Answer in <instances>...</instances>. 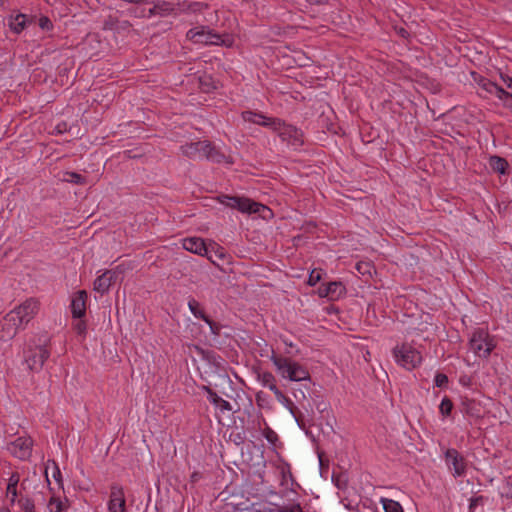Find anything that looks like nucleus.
I'll list each match as a JSON object with an SVG mask.
<instances>
[{"label": "nucleus", "instance_id": "obj_54", "mask_svg": "<svg viewBox=\"0 0 512 512\" xmlns=\"http://www.w3.org/2000/svg\"><path fill=\"white\" fill-rule=\"evenodd\" d=\"M68 131H69L68 124L65 121H61L55 126L56 134H64Z\"/></svg>", "mask_w": 512, "mask_h": 512}, {"label": "nucleus", "instance_id": "obj_23", "mask_svg": "<svg viewBox=\"0 0 512 512\" xmlns=\"http://www.w3.org/2000/svg\"><path fill=\"white\" fill-rule=\"evenodd\" d=\"M210 30L206 26L191 28L186 33V38L196 44L210 45Z\"/></svg>", "mask_w": 512, "mask_h": 512}, {"label": "nucleus", "instance_id": "obj_16", "mask_svg": "<svg viewBox=\"0 0 512 512\" xmlns=\"http://www.w3.org/2000/svg\"><path fill=\"white\" fill-rule=\"evenodd\" d=\"M236 210H238L241 213L246 214H260L262 212H267L270 215H272V210L267 207L264 204H261L259 202H256L250 198L247 197H239L238 204H236Z\"/></svg>", "mask_w": 512, "mask_h": 512}, {"label": "nucleus", "instance_id": "obj_47", "mask_svg": "<svg viewBox=\"0 0 512 512\" xmlns=\"http://www.w3.org/2000/svg\"><path fill=\"white\" fill-rule=\"evenodd\" d=\"M200 86L204 92H209L210 90L216 88V86L212 82L211 77L200 78Z\"/></svg>", "mask_w": 512, "mask_h": 512}, {"label": "nucleus", "instance_id": "obj_6", "mask_svg": "<svg viewBox=\"0 0 512 512\" xmlns=\"http://www.w3.org/2000/svg\"><path fill=\"white\" fill-rule=\"evenodd\" d=\"M392 355L395 362L408 371L419 367L423 361L421 352L407 342L396 345Z\"/></svg>", "mask_w": 512, "mask_h": 512}, {"label": "nucleus", "instance_id": "obj_8", "mask_svg": "<svg viewBox=\"0 0 512 512\" xmlns=\"http://www.w3.org/2000/svg\"><path fill=\"white\" fill-rule=\"evenodd\" d=\"M39 311V301L35 298H28L20 305L16 306L10 312L16 317L18 324L24 328L37 315Z\"/></svg>", "mask_w": 512, "mask_h": 512}, {"label": "nucleus", "instance_id": "obj_29", "mask_svg": "<svg viewBox=\"0 0 512 512\" xmlns=\"http://www.w3.org/2000/svg\"><path fill=\"white\" fill-rule=\"evenodd\" d=\"M188 308L192 315L197 318L205 321L209 316L206 315L204 308L195 298L190 297L188 299Z\"/></svg>", "mask_w": 512, "mask_h": 512}, {"label": "nucleus", "instance_id": "obj_62", "mask_svg": "<svg viewBox=\"0 0 512 512\" xmlns=\"http://www.w3.org/2000/svg\"><path fill=\"white\" fill-rule=\"evenodd\" d=\"M0 512H11L9 509H1Z\"/></svg>", "mask_w": 512, "mask_h": 512}, {"label": "nucleus", "instance_id": "obj_25", "mask_svg": "<svg viewBox=\"0 0 512 512\" xmlns=\"http://www.w3.org/2000/svg\"><path fill=\"white\" fill-rule=\"evenodd\" d=\"M326 284L329 292V300L335 301L346 295V287L341 281H332Z\"/></svg>", "mask_w": 512, "mask_h": 512}, {"label": "nucleus", "instance_id": "obj_10", "mask_svg": "<svg viewBox=\"0 0 512 512\" xmlns=\"http://www.w3.org/2000/svg\"><path fill=\"white\" fill-rule=\"evenodd\" d=\"M201 389L206 392L208 401L214 406L218 423L222 424L221 414L232 411L231 403L220 397L209 385H203Z\"/></svg>", "mask_w": 512, "mask_h": 512}, {"label": "nucleus", "instance_id": "obj_46", "mask_svg": "<svg viewBox=\"0 0 512 512\" xmlns=\"http://www.w3.org/2000/svg\"><path fill=\"white\" fill-rule=\"evenodd\" d=\"M38 25L42 30L51 31L54 25L49 17L42 15L38 20Z\"/></svg>", "mask_w": 512, "mask_h": 512}, {"label": "nucleus", "instance_id": "obj_9", "mask_svg": "<svg viewBox=\"0 0 512 512\" xmlns=\"http://www.w3.org/2000/svg\"><path fill=\"white\" fill-rule=\"evenodd\" d=\"M444 456L445 462L455 478L465 475L467 470V463L465 458L459 453L457 449H447Z\"/></svg>", "mask_w": 512, "mask_h": 512}, {"label": "nucleus", "instance_id": "obj_24", "mask_svg": "<svg viewBox=\"0 0 512 512\" xmlns=\"http://www.w3.org/2000/svg\"><path fill=\"white\" fill-rule=\"evenodd\" d=\"M183 248L199 256H206L208 253L204 240L198 237L185 238L183 240Z\"/></svg>", "mask_w": 512, "mask_h": 512}, {"label": "nucleus", "instance_id": "obj_15", "mask_svg": "<svg viewBox=\"0 0 512 512\" xmlns=\"http://www.w3.org/2000/svg\"><path fill=\"white\" fill-rule=\"evenodd\" d=\"M108 501L109 512H126V500L124 489L119 484H112Z\"/></svg>", "mask_w": 512, "mask_h": 512}, {"label": "nucleus", "instance_id": "obj_42", "mask_svg": "<svg viewBox=\"0 0 512 512\" xmlns=\"http://www.w3.org/2000/svg\"><path fill=\"white\" fill-rule=\"evenodd\" d=\"M19 491L18 486H7L6 497L9 499L10 504L14 505L18 501Z\"/></svg>", "mask_w": 512, "mask_h": 512}, {"label": "nucleus", "instance_id": "obj_2", "mask_svg": "<svg viewBox=\"0 0 512 512\" xmlns=\"http://www.w3.org/2000/svg\"><path fill=\"white\" fill-rule=\"evenodd\" d=\"M180 151L183 156L189 159L200 158L217 164H233L231 156L225 155L209 140L187 142L180 146Z\"/></svg>", "mask_w": 512, "mask_h": 512}, {"label": "nucleus", "instance_id": "obj_30", "mask_svg": "<svg viewBox=\"0 0 512 512\" xmlns=\"http://www.w3.org/2000/svg\"><path fill=\"white\" fill-rule=\"evenodd\" d=\"M228 506H231L230 512H258L255 508L254 504H250L249 500H245L237 503H230Z\"/></svg>", "mask_w": 512, "mask_h": 512}, {"label": "nucleus", "instance_id": "obj_39", "mask_svg": "<svg viewBox=\"0 0 512 512\" xmlns=\"http://www.w3.org/2000/svg\"><path fill=\"white\" fill-rule=\"evenodd\" d=\"M355 269L360 273L361 275L365 276H371V270L373 269V264L371 262L367 261H359L356 263Z\"/></svg>", "mask_w": 512, "mask_h": 512}, {"label": "nucleus", "instance_id": "obj_37", "mask_svg": "<svg viewBox=\"0 0 512 512\" xmlns=\"http://www.w3.org/2000/svg\"><path fill=\"white\" fill-rule=\"evenodd\" d=\"M17 503L23 512H36L34 500L30 497H21Z\"/></svg>", "mask_w": 512, "mask_h": 512}, {"label": "nucleus", "instance_id": "obj_14", "mask_svg": "<svg viewBox=\"0 0 512 512\" xmlns=\"http://www.w3.org/2000/svg\"><path fill=\"white\" fill-rule=\"evenodd\" d=\"M241 117L245 122H250L262 127L270 128L271 130H273L275 125H279V118L268 117L262 112L247 110L241 113Z\"/></svg>", "mask_w": 512, "mask_h": 512}, {"label": "nucleus", "instance_id": "obj_64", "mask_svg": "<svg viewBox=\"0 0 512 512\" xmlns=\"http://www.w3.org/2000/svg\"><path fill=\"white\" fill-rule=\"evenodd\" d=\"M247 413H248V416H249V417H252V416H253V414H252V413H250V412H247Z\"/></svg>", "mask_w": 512, "mask_h": 512}, {"label": "nucleus", "instance_id": "obj_40", "mask_svg": "<svg viewBox=\"0 0 512 512\" xmlns=\"http://www.w3.org/2000/svg\"><path fill=\"white\" fill-rule=\"evenodd\" d=\"M322 275H323L322 269H316V268L313 269L308 276L307 284L309 286L317 285L321 281Z\"/></svg>", "mask_w": 512, "mask_h": 512}, {"label": "nucleus", "instance_id": "obj_3", "mask_svg": "<svg viewBox=\"0 0 512 512\" xmlns=\"http://www.w3.org/2000/svg\"><path fill=\"white\" fill-rule=\"evenodd\" d=\"M270 360L277 372L285 379L299 382L310 379V373L305 366L291 358L277 354L272 350Z\"/></svg>", "mask_w": 512, "mask_h": 512}, {"label": "nucleus", "instance_id": "obj_49", "mask_svg": "<svg viewBox=\"0 0 512 512\" xmlns=\"http://www.w3.org/2000/svg\"><path fill=\"white\" fill-rule=\"evenodd\" d=\"M52 464H53V467H54V471H53L52 476L55 479V481L60 485V487H63V479H62V474H61V471L59 469V466L56 463V461H54V460H52Z\"/></svg>", "mask_w": 512, "mask_h": 512}, {"label": "nucleus", "instance_id": "obj_52", "mask_svg": "<svg viewBox=\"0 0 512 512\" xmlns=\"http://www.w3.org/2000/svg\"><path fill=\"white\" fill-rule=\"evenodd\" d=\"M20 482V474L18 472L11 473L7 486H18Z\"/></svg>", "mask_w": 512, "mask_h": 512}, {"label": "nucleus", "instance_id": "obj_22", "mask_svg": "<svg viewBox=\"0 0 512 512\" xmlns=\"http://www.w3.org/2000/svg\"><path fill=\"white\" fill-rule=\"evenodd\" d=\"M478 85L481 88V90H483L484 92H486L489 95L496 96L499 100L504 101L509 96L508 91H506L501 86H499L497 83L491 81L488 78L481 77L480 80L478 81Z\"/></svg>", "mask_w": 512, "mask_h": 512}, {"label": "nucleus", "instance_id": "obj_17", "mask_svg": "<svg viewBox=\"0 0 512 512\" xmlns=\"http://www.w3.org/2000/svg\"><path fill=\"white\" fill-rule=\"evenodd\" d=\"M88 293L86 290H79L73 294L70 309L74 319L84 318L86 315Z\"/></svg>", "mask_w": 512, "mask_h": 512}, {"label": "nucleus", "instance_id": "obj_61", "mask_svg": "<svg viewBox=\"0 0 512 512\" xmlns=\"http://www.w3.org/2000/svg\"><path fill=\"white\" fill-rule=\"evenodd\" d=\"M399 34L402 36V37H407L409 34L407 32V30H405L404 28H401L399 30Z\"/></svg>", "mask_w": 512, "mask_h": 512}, {"label": "nucleus", "instance_id": "obj_38", "mask_svg": "<svg viewBox=\"0 0 512 512\" xmlns=\"http://www.w3.org/2000/svg\"><path fill=\"white\" fill-rule=\"evenodd\" d=\"M239 197L240 196L221 195L218 197V200L224 206L235 209L236 204H238Z\"/></svg>", "mask_w": 512, "mask_h": 512}, {"label": "nucleus", "instance_id": "obj_56", "mask_svg": "<svg viewBox=\"0 0 512 512\" xmlns=\"http://www.w3.org/2000/svg\"><path fill=\"white\" fill-rule=\"evenodd\" d=\"M152 4V7L148 9L146 12L145 18H152L154 16H158V9L156 8V0L150 2Z\"/></svg>", "mask_w": 512, "mask_h": 512}, {"label": "nucleus", "instance_id": "obj_44", "mask_svg": "<svg viewBox=\"0 0 512 512\" xmlns=\"http://www.w3.org/2000/svg\"><path fill=\"white\" fill-rule=\"evenodd\" d=\"M229 439L236 445H241L245 442L246 436L243 431H232L229 435Z\"/></svg>", "mask_w": 512, "mask_h": 512}, {"label": "nucleus", "instance_id": "obj_35", "mask_svg": "<svg viewBox=\"0 0 512 512\" xmlns=\"http://www.w3.org/2000/svg\"><path fill=\"white\" fill-rule=\"evenodd\" d=\"M453 407L454 404L452 400L448 396H445L439 405V412L443 417H449L451 416Z\"/></svg>", "mask_w": 512, "mask_h": 512}, {"label": "nucleus", "instance_id": "obj_5", "mask_svg": "<svg viewBox=\"0 0 512 512\" xmlns=\"http://www.w3.org/2000/svg\"><path fill=\"white\" fill-rule=\"evenodd\" d=\"M469 349L479 358L488 359L496 348L497 342L487 328H475L469 338Z\"/></svg>", "mask_w": 512, "mask_h": 512}, {"label": "nucleus", "instance_id": "obj_45", "mask_svg": "<svg viewBox=\"0 0 512 512\" xmlns=\"http://www.w3.org/2000/svg\"><path fill=\"white\" fill-rule=\"evenodd\" d=\"M449 382L448 376L444 373H436L434 377V385L436 387L442 388L446 387Z\"/></svg>", "mask_w": 512, "mask_h": 512}, {"label": "nucleus", "instance_id": "obj_13", "mask_svg": "<svg viewBox=\"0 0 512 512\" xmlns=\"http://www.w3.org/2000/svg\"><path fill=\"white\" fill-rule=\"evenodd\" d=\"M33 439L31 437L21 436L16 438L10 444V452L16 458L26 461L29 460L32 455Z\"/></svg>", "mask_w": 512, "mask_h": 512}, {"label": "nucleus", "instance_id": "obj_41", "mask_svg": "<svg viewBox=\"0 0 512 512\" xmlns=\"http://www.w3.org/2000/svg\"><path fill=\"white\" fill-rule=\"evenodd\" d=\"M210 328V332L215 337H219L222 329V325L219 322L212 320L210 317L204 321Z\"/></svg>", "mask_w": 512, "mask_h": 512}, {"label": "nucleus", "instance_id": "obj_59", "mask_svg": "<svg viewBox=\"0 0 512 512\" xmlns=\"http://www.w3.org/2000/svg\"><path fill=\"white\" fill-rule=\"evenodd\" d=\"M201 478V474L199 472H193L191 475V482L195 483Z\"/></svg>", "mask_w": 512, "mask_h": 512}, {"label": "nucleus", "instance_id": "obj_48", "mask_svg": "<svg viewBox=\"0 0 512 512\" xmlns=\"http://www.w3.org/2000/svg\"><path fill=\"white\" fill-rule=\"evenodd\" d=\"M127 13L131 17L135 18H145L146 17V10L144 8L140 9L137 7H132L127 10Z\"/></svg>", "mask_w": 512, "mask_h": 512}, {"label": "nucleus", "instance_id": "obj_50", "mask_svg": "<svg viewBox=\"0 0 512 512\" xmlns=\"http://www.w3.org/2000/svg\"><path fill=\"white\" fill-rule=\"evenodd\" d=\"M484 499L485 498L483 496H476V497L470 498V500H469V512H474L476 507L478 506V504L483 503Z\"/></svg>", "mask_w": 512, "mask_h": 512}, {"label": "nucleus", "instance_id": "obj_58", "mask_svg": "<svg viewBox=\"0 0 512 512\" xmlns=\"http://www.w3.org/2000/svg\"><path fill=\"white\" fill-rule=\"evenodd\" d=\"M123 155L125 158H128V159H135V158L142 157V154H135L133 150H125L123 152Z\"/></svg>", "mask_w": 512, "mask_h": 512}, {"label": "nucleus", "instance_id": "obj_43", "mask_svg": "<svg viewBox=\"0 0 512 512\" xmlns=\"http://www.w3.org/2000/svg\"><path fill=\"white\" fill-rule=\"evenodd\" d=\"M279 512H303V509L299 503H289L279 506Z\"/></svg>", "mask_w": 512, "mask_h": 512}, {"label": "nucleus", "instance_id": "obj_1", "mask_svg": "<svg viewBox=\"0 0 512 512\" xmlns=\"http://www.w3.org/2000/svg\"><path fill=\"white\" fill-rule=\"evenodd\" d=\"M51 355V337L47 332L34 334L23 349L24 363L30 372L39 373Z\"/></svg>", "mask_w": 512, "mask_h": 512}, {"label": "nucleus", "instance_id": "obj_20", "mask_svg": "<svg viewBox=\"0 0 512 512\" xmlns=\"http://www.w3.org/2000/svg\"><path fill=\"white\" fill-rule=\"evenodd\" d=\"M117 274L115 271L106 270L103 274L99 275L93 283L94 291L100 293L101 295L107 293L112 286V284L116 281Z\"/></svg>", "mask_w": 512, "mask_h": 512}, {"label": "nucleus", "instance_id": "obj_31", "mask_svg": "<svg viewBox=\"0 0 512 512\" xmlns=\"http://www.w3.org/2000/svg\"><path fill=\"white\" fill-rule=\"evenodd\" d=\"M332 482L339 490H346L348 487V475L344 472L332 473Z\"/></svg>", "mask_w": 512, "mask_h": 512}, {"label": "nucleus", "instance_id": "obj_63", "mask_svg": "<svg viewBox=\"0 0 512 512\" xmlns=\"http://www.w3.org/2000/svg\"><path fill=\"white\" fill-rule=\"evenodd\" d=\"M5 3V0H0V7H2Z\"/></svg>", "mask_w": 512, "mask_h": 512}, {"label": "nucleus", "instance_id": "obj_60", "mask_svg": "<svg viewBox=\"0 0 512 512\" xmlns=\"http://www.w3.org/2000/svg\"><path fill=\"white\" fill-rule=\"evenodd\" d=\"M311 5H321L323 4V0H306Z\"/></svg>", "mask_w": 512, "mask_h": 512}, {"label": "nucleus", "instance_id": "obj_19", "mask_svg": "<svg viewBox=\"0 0 512 512\" xmlns=\"http://www.w3.org/2000/svg\"><path fill=\"white\" fill-rule=\"evenodd\" d=\"M252 429L262 430L263 437L272 445L279 440L277 433L269 427L260 411L255 412V419L252 420Z\"/></svg>", "mask_w": 512, "mask_h": 512}, {"label": "nucleus", "instance_id": "obj_34", "mask_svg": "<svg viewBox=\"0 0 512 512\" xmlns=\"http://www.w3.org/2000/svg\"><path fill=\"white\" fill-rule=\"evenodd\" d=\"M65 177L63 180L64 181H67L69 183H73V184H76V185H85L86 184V177L77 173V172H74V171H67L65 172Z\"/></svg>", "mask_w": 512, "mask_h": 512}, {"label": "nucleus", "instance_id": "obj_7", "mask_svg": "<svg viewBox=\"0 0 512 512\" xmlns=\"http://www.w3.org/2000/svg\"><path fill=\"white\" fill-rule=\"evenodd\" d=\"M272 131L277 133L282 142L287 143V145L292 146L295 149L303 146L304 144L303 131L292 124L286 123L280 118L279 125H275Z\"/></svg>", "mask_w": 512, "mask_h": 512}, {"label": "nucleus", "instance_id": "obj_21", "mask_svg": "<svg viewBox=\"0 0 512 512\" xmlns=\"http://www.w3.org/2000/svg\"><path fill=\"white\" fill-rule=\"evenodd\" d=\"M257 380L262 384V386L267 387L276 398H283L284 393L277 387L276 378L270 371H261L260 369L255 371Z\"/></svg>", "mask_w": 512, "mask_h": 512}, {"label": "nucleus", "instance_id": "obj_51", "mask_svg": "<svg viewBox=\"0 0 512 512\" xmlns=\"http://www.w3.org/2000/svg\"><path fill=\"white\" fill-rule=\"evenodd\" d=\"M500 78L507 86V88L511 90V92H509L508 98H512V77L507 74L500 73Z\"/></svg>", "mask_w": 512, "mask_h": 512}, {"label": "nucleus", "instance_id": "obj_18", "mask_svg": "<svg viewBox=\"0 0 512 512\" xmlns=\"http://www.w3.org/2000/svg\"><path fill=\"white\" fill-rule=\"evenodd\" d=\"M131 29L132 23L130 21L120 20L112 15H109L103 22V30L112 31L122 36L128 35Z\"/></svg>", "mask_w": 512, "mask_h": 512}, {"label": "nucleus", "instance_id": "obj_36", "mask_svg": "<svg viewBox=\"0 0 512 512\" xmlns=\"http://www.w3.org/2000/svg\"><path fill=\"white\" fill-rule=\"evenodd\" d=\"M76 320L72 325L73 331L84 340L87 335V323L83 318Z\"/></svg>", "mask_w": 512, "mask_h": 512}, {"label": "nucleus", "instance_id": "obj_11", "mask_svg": "<svg viewBox=\"0 0 512 512\" xmlns=\"http://www.w3.org/2000/svg\"><path fill=\"white\" fill-rule=\"evenodd\" d=\"M11 312H8L3 318L0 319V340L9 341L12 340L20 329H24L21 324H18L16 319Z\"/></svg>", "mask_w": 512, "mask_h": 512}, {"label": "nucleus", "instance_id": "obj_55", "mask_svg": "<svg viewBox=\"0 0 512 512\" xmlns=\"http://www.w3.org/2000/svg\"><path fill=\"white\" fill-rule=\"evenodd\" d=\"M502 495L505 496L506 498H512V482L506 481L503 484V493H502Z\"/></svg>", "mask_w": 512, "mask_h": 512}, {"label": "nucleus", "instance_id": "obj_33", "mask_svg": "<svg viewBox=\"0 0 512 512\" xmlns=\"http://www.w3.org/2000/svg\"><path fill=\"white\" fill-rule=\"evenodd\" d=\"M385 512H404L403 507L398 501L388 498L380 500Z\"/></svg>", "mask_w": 512, "mask_h": 512}, {"label": "nucleus", "instance_id": "obj_57", "mask_svg": "<svg viewBox=\"0 0 512 512\" xmlns=\"http://www.w3.org/2000/svg\"><path fill=\"white\" fill-rule=\"evenodd\" d=\"M318 295L321 298H328L329 299V292L327 290V284L322 283L318 288Z\"/></svg>", "mask_w": 512, "mask_h": 512}, {"label": "nucleus", "instance_id": "obj_28", "mask_svg": "<svg viewBox=\"0 0 512 512\" xmlns=\"http://www.w3.org/2000/svg\"><path fill=\"white\" fill-rule=\"evenodd\" d=\"M276 399L279 402L283 403L288 408L290 413L294 416L298 426L300 428H304L305 423H304L303 419L301 418V413L300 412L297 413V407L294 405L292 400L290 398H288L285 394H284V399L283 398H276Z\"/></svg>", "mask_w": 512, "mask_h": 512}, {"label": "nucleus", "instance_id": "obj_4", "mask_svg": "<svg viewBox=\"0 0 512 512\" xmlns=\"http://www.w3.org/2000/svg\"><path fill=\"white\" fill-rule=\"evenodd\" d=\"M156 8L158 9L159 17L174 16L180 14H198L202 13L208 8V5L199 1H182L176 4L166 0H156Z\"/></svg>", "mask_w": 512, "mask_h": 512}, {"label": "nucleus", "instance_id": "obj_27", "mask_svg": "<svg viewBox=\"0 0 512 512\" xmlns=\"http://www.w3.org/2000/svg\"><path fill=\"white\" fill-rule=\"evenodd\" d=\"M489 165L494 172L502 175L506 174L509 168L508 161L505 158L496 155L490 157Z\"/></svg>", "mask_w": 512, "mask_h": 512}, {"label": "nucleus", "instance_id": "obj_12", "mask_svg": "<svg viewBox=\"0 0 512 512\" xmlns=\"http://www.w3.org/2000/svg\"><path fill=\"white\" fill-rule=\"evenodd\" d=\"M36 16L13 11L7 18V26L16 35L21 34L29 25L34 23Z\"/></svg>", "mask_w": 512, "mask_h": 512}, {"label": "nucleus", "instance_id": "obj_26", "mask_svg": "<svg viewBox=\"0 0 512 512\" xmlns=\"http://www.w3.org/2000/svg\"><path fill=\"white\" fill-rule=\"evenodd\" d=\"M460 410L463 414L468 415L470 417L480 416L479 404L474 399H470L467 397L462 399L460 404Z\"/></svg>", "mask_w": 512, "mask_h": 512}, {"label": "nucleus", "instance_id": "obj_53", "mask_svg": "<svg viewBox=\"0 0 512 512\" xmlns=\"http://www.w3.org/2000/svg\"><path fill=\"white\" fill-rule=\"evenodd\" d=\"M209 40L213 41V43H210V45H219L223 42L222 36L213 32L212 30H210Z\"/></svg>", "mask_w": 512, "mask_h": 512}, {"label": "nucleus", "instance_id": "obj_32", "mask_svg": "<svg viewBox=\"0 0 512 512\" xmlns=\"http://www.w3.org/2000/svg\"><path fill=\"white\" fill-rule=\"evenodd\" d=\"M49 512H63L67 509V505L60 499V497L52 496L47 504Z\"/></svg>", "mask_w": 512, "mask_h": 512}]
</instances>
